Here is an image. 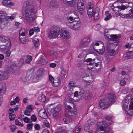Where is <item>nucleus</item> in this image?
I'll return each instance as SVG.
<instances>
[{
	"label": "nucleus",
	"instance_id": "obj_1",
	"mask_svg": "<svg viewBox=\"0 0 133 133\" xmlns=\"http://www.w3.org/2000/svg\"><path fill=\"white\" fill-rule=\"evenodd\" d=\"M36 5L27 2L24 5L23 9L24 11V19L29 22L33 21L36 18Z\"/></svg>",
	"mask_w": 133,
	"mask_h": 133
},
{
	"label": "nucleus",
	"instance_id": "obj_2",
	"mask_svg": "<svg viewBox=\"0 0 133 133\" xmlns=\"http://www.w3.org/2000/svg\"><path fill=\"white\" fill-rule=\"evenodd\" d=\"M96 130L98 132L101 131V132L97 133H109L110 131L108 124L103 122H98L97 123Z\"/></svg>",
	"mask_w": 133,
	"mask_h": 133
},
{
	"label": "nucleus",
	"instance_id": "obj_3",
	"mask_svg": "<svg viewBox=\"0 0 133 133\" xmlns=\"http://www.w3.org/2000/svg\"><path fill=\"white\" fill-rule=\"evenodd\" d=\"M15 15L14 14L12 15L11 16H6L4 14L0 13V28H3L6 25L8 19L12 20L15 18Z\"/></svg>",
	"mask_w": 133,
	"mask_h": 133
},
{
	"label": "nucleus",
	"instance_id": "obj_4",
	"mask_svg": "<svg viewBox=\"0 0 133 133\" xmlns=\"http://www.w3.org/2000/svg\"><path fill=\"white\" fill-rule=\"evenodd\" d=\"M129 102H130L129 109H133V96H131V94L128 95L126 98L123 101V105L126 110L128 108Z\"/></svg>",
	"mask_w": 133,
	"mask_h": 133
},
{
	"label": "nucleus",
	"instance_id": "obj_5",
	"mask_svg": "<svg viewBox=\"0 0 133 133\" xmlns=\"http://www.w3.org/2000/svg\"><path fill=\"white\" fill-rule=\"evenodd\" d=\"M60 31V28L59 27L55 26H53L49 34V38L51 39L56 38L59 35Z\"/></svg>",
	"mask_w": 133,
	"mask_h": 133
},
{
	"label": "nucleus",
	"instance_id": "obj_6",
	"mask_svg": "<svg viewBox=\"0 0 133 133\" xmlns=\"http://www.w3.org/2000/svg\"><path fill=\"white\" fill-rule=\"evenodd\" d=\"M66 24L70 28L75 30H79L81 25L79 21L76 22L74 21L70 22L69 21L66 22Z\"/></svg>",
	"mask_w": 133,
	"mask_h": 133
},
{
	"label": "nucleus",
	"instance_id": "obj_7",
	"mask_svg": "<svg viewBox=\"0 0 133 133\" xmlns=\"http://www.w3.org/2000/svg\"><path fill=\"white\" fill-rule=\"evenodd\" d=\"M126 8L124 6H119L115 7L112 6V9L114 12L116 14L119 15L122 17H125L126 16L125 14H123L120 12L121 10H124Z\"/></svg>",
	"mask_w": 133,
	"mask_h": 133
},
{
	"label": "nucleus",
	"instance_id": "obj_8",
	"mask_svg": "<svg viewBox=\"0 0 133 133\" xmlns=\"http://www.w3.org/2000/svg\"><path fill=\"white\" fill-rule=\"evenodd\" d=\"M99 45V43L98 42H93L91 46V47L97 53L99 54H101L103 53L104 51V49L103 48V46H102V49H99L97 50L96 49V48H97V46Z\"/></svg>",
	"mask_w": 133,
	"mask_h": 133
},
{
	"label": "nucleus",
	"instance_id": "obj_9",
	"mask_svg": "<svg viewBox=\"0 0 133 133\" xmlns=\"http://www.w3.org/2000/svg\"><path fill=\"white\" fill-rule=\"evenodd\" d=\"M84 1L83 0H78L77 1V6L74 8V10L77 12L82 13L83 10V9L81 8V6H83L84 5Z\"/></svg>",
	"mask_w": 133,
	"mask_h": 133
},
{
	"label": "nucleus",
	"instance_id": "obj_10",
	"mask_svg": "<svg viewBox=\"0 0 133 133\" xmlns=\"http://www.w3.org/2000/svg\"><path fill=\"white\" fill-rule=\"evenodd\" d=\"M106 102L108 104H110L116 101V96L115 95L112 93L108 94L107 98H105Z\"/></svg>",
	"mask_w": 133,
	"mask_h": 133
},
{
	"label": "nucleus",
	"instance_id": "obj_11",
	"mask_svg": "<svg viewBox=\"0 0 133 133\" xmlns=\"http://www.w3.org/2000/svg\"><path fill=\"white\" fill-rule=\"evenodd\" d=\"M60 35L61 37L65 39L69 38L70 37L68 31L63 28L61 29Z\"/></svg>",
	"mask_w": 133,
	"mask_h": 133
},
{
	"label": "nucleus",
	"instance_id": "obj_12",
	"mask_svg": "<svg viewBox=\"0 0 133 133\" xmlns=\"http://www.w3.org/2000/svg\"><path fill=\"white\" fill-rule=\"evenodd\" d=\"M2 42L6 43L7 46H10L11 43L10 39L7 37L4 36H0V43Z\"/></svg>",
	"mask_w": 133,
	"mask_h": 133
},
{
	"label": "nucleus",
	"instance_id": "obj_13",
	"mask_svg": "<svg viewBox=\"0 0 133 133\" xmlns=\"http://www.w3.org/2000/svg\"><path fill=\"white\" fill-rule=\"evenodd\" d=\"M33 73L34 71L33 69H31L29 70L27 72L26 76L25 78L24 77L22 78V81L24 82H25L29 80L31 78Z\"/></svg>",
	"mask_w": 133,
	"mask_h": 133
},
{
	"label": "nucleus",
	"instance_id": "obj_14",
	"mask_svg": "<svg viewBox=\"0 0 133 133\" xmlns=\"http://www.w3.org/2000/svg\"><path fill=\"white\" fill-rule=\"evenodd\" d=\"M0 73V80L2 79H5L8 78L9 76V73L7 71H3Z\"/></svg>",
	"mask_w": 133,
	"mask_h": 133
},
{
	"label": "nucleus",
	"instance_id": "obj_15",
	"mask_svg": "<svg viewBox=\"0 0 133 133\" xmlns=\"http://www.w3.org/2000/svg\"><path fill=\"white\" fill-rule=\"evenodd\" d=\"M106 100L101 99L99 102V105L100 108L102 109L107 108L108 105L109 104L107 103L106 102Z\"/></svg>",
	"mask_w": 133,
	"mask_h": 133
},
{
	"label": "nucleus",
	"instance_id": "obj_16",
	"mask_svg": "<svg viewBox=\"0 0 133 133\" xmlns=\"http://www.w3.org/2000/svg\"><path fill=\"white\" fill-rule=\"evenodd\" d=\"M90 41V39L89 38L83 39L80 43L79 45L80 47L83 48L87 46Z\"/></svg>",
	"mask_w": 133,
	"mask_h": 133
},
{
	"label": "nucleus",
	"instance_id": "obj_17",
	"mask_svg": "<svg viewBox=\"0 0 133 133\" xmlns=\"http://www.w3.org/2000/svg\"><path fill=\"white\" fill-rule=\"evenodd\" d=\"M2 3L4 6L9 7L14 5V3L11 2L10 0H3Z\"/></svg>",
	"mask_w": 133,
	"mask_h": 133
},
{
	"label": "nucleus",
	"instance_id": "obj_18",
	"mask_svg": "<svg viewBox=\"0 0 133 133\" xmlns=\"http://www.w3.org/2000/svg\"><path fill=\"white\" fill-rule=\"evenodd\" d=\"M6 88V85L4 83H0V94H3L5 92ZM2 103V101H0V105Z\"/></svg>",
	"mask_w": 133,
	"mask_h": 133
},
{
	"label": "nucleus",
	"instance_id": "obj_19",
	"mask_svg": "<svg viewBox=\"0 0 133 133\" xmlns=\"http://www.w3.org/2000/svg\"><path fill=\"white\" fill-rule=\"evenodd\" d=\"M95 60V59L92 60L91 58L88 59L86 60V61L88 62V63L87 64V65L92 66L90 67H87L88 68L89 70L93 68V67L94 66V61Z\"/></svg>",
	"mask_w": 133,
	"mask_h": 133
},
{
	"label": "nucleus",
	"instance_id": "obj_20",
	"mask_svg": "<svg viewBox=\"0 0 133 133\" xmlns=\"http://www.w3.org/2000/svg\"><path fill=\"white\" fill-rule=\"evenodd\" d=\"M32 59V57L31 56L28 55L26 56H24L22 58L23 63H29Z\"/></svg>",
	"mask_w": 133,
	"mask_h": 133
},
{
	"label": "nucleus",
	"instance_id": "obj_21",
	"mask_svg": "<svg viewBox=\"0 0 133 133\" xmlns=\"http://www.w3.org/2000/svg\"><path fill=\"white\" fill-rule=\"evenodd\" d=\"M106 119L105 121H103L101 122H105L106 124H110L112 123V117L111 116H106Z\"/></svg>",
	"mask_w": 133,
	"mask_h": 133
},
{
	"label": "nucleus",
	"instance_id": "obj_22",
	"mask_svg": "<svg viewBox=\"0 0 133 133\" xmlns=\"http://www.w3.org/2000/svg\"><path fill=\"white\" fill-rule=\"evenodd\" d=\"M39 114L40 117L41 118L45 119L47 117V114L45 112V110L42 109L39 112Z\"/></svg>",
	"mask_w": 133,
	"mask_h": 133
},
{
	"label": "nucleus",
	"instance_id": "obj_23",
	"mask_svg": "<svg viewBox=\"0 0 133 133\" xmlns=\"http://www.w3.org/2000/svg\"><path fill=\"white\" fill-rule=\"evenodd\" d=\"M66 73V70L63 68H62L60 74L59 75V77L61 79H63L65 77Z\"/></svg>",
	"mask_w": 133,
	"mask_h": 133
},
{
	"label": "nucleus",
	"instance_id": "obj_24",
	"mask_svg": "<svg viewBox=\"0 0 133 133\" xmlns=\"http://www.w3.org/2000/svg\"><path fill=\"white\" fill-rule=\"evenodd\" d=\"M87 13L89 18H91L92 17L93 15V10L92 7L89 6L88 8Z\"/></svg>",
	"mask_w": 133,
	"mask_h": 133
},
{
	"label": "nucleus",
	"instance_id": "obj_25",
	"mask_svg": "<svg viewBox=\"0 0 133 133\" xmlns=\"http://www.w3.org/2000/svg\"><path fill=\"white\" fill-rule=\"evenodd\" d=\"M65 3L69 6H74L76 5V0H72L70 1H66Z\"/></svg>",
	"mask_w": 133,
	"mask_h": 133
},
{
	"label": "nucleus",
	"instance_id": "obj_26",
	"mask_svg": "<svg viewBox=\"0 0 133 133\" xmlns=\"http://www.w3.org/2000/svg\"><path fill=\"white\" fill-rule=\"evenodd\" d=\"M60 82L59 79L58 78L53 81L52 84L54 87H57L59 85Z\"/></svg>",
	"mask_w": 133,
	"mask_h": 133
},
{
	"label": "nucleus",
	"instance_id": "obj_27",
	"mask_svg": "<svg viewBox=\"0 0 133 133\" xmlns=\"http://www.w3.org/2000/svg\"><path fill=\"white\" fill-rule=\"evenodd\" d=\"M32 42L34 46L36 48L38 47L40 45L39 39L36 38H34L32 40Z\"/></svg>",
	"mask_w": 133,
	"mask_h": 133
},
{
	"label": "nucleus",
	"instance_id": "obj_28",
	"mask_svg": "<svg viewBox=\"0 0 133 133\" xmlns=\"http://www.w3.org/2000/svg\"><path fill=\"white\" fill-rule=\"evenodd\" d=\"M113 45H118V43L116 42H115L114 43L110 42V41H108L106 45L107 50L108 49H110L111 46H112Z\"/></svg>",
	"mask_w": 133,
	"mask_h": 133
},
{
	"label": "nucleus",
	"instance_id": "obj_29",
	"mask_svg": "<svg viewBox=\"0 0 133 133\" xmlns=\"http://www.w3.org/2000/svg\"><path fill=\"white\" fill-rule=\"evenodd\" d=\"M99 10L98 9L94 12V19L97 20L99 18Z\"/></svg>",
	"mask_w": 133,
	"mask_h": 133
},
{
	"label": "nucleus",
	"instance_id": "obj_30",
	"mask_svg": "<svg viewBox=\"0 0 133 133\" xmlns=\"http://www.w3.org/2000/svg\"><path fill=\"white\" fill-rule=\"evenodd\" d=\"M130 11V13L129 14H125V17L127 18H131L133 19V8Z\"/></svg>",
	"mask_w": 133,
	"mask_h": 133
},
{
	"label": "nucleus",
	"instance_id": "obj_31",
	"mask_svg": "<svg viewBox=\"0 0 133 133\" xmlns=\"http://www.w3.org/2000/svg\"><path fill=\"white\" fill-rule=\"evenodd\" d=\"M27 33V31L23 28H21L19 31V36H25V34Z\"/></svg>",
	"mask_w": 133,
	"mask_h": 133
},
{
	"label": "nucleus",
	"instance_id": "obj_32",
	"mask_svg": "<svg viewBox=\"0 0 133 133\" xmlns=\"http://www.w3.org/2000/svg\"><path fill=\"white\" fill-rule=\"evenodd\" d=\"M44 71V69L43 68H41L39 69L37 71V77L39 78L40 77Z\"/></svg>",
	"mask_w": 133,
	"mask_h": 133
},
{
	"label": "nucleus",
	"instance_id": "obj_33",
	"mask_svg": "<svg viewBox=\"0 0 133 133\" xmlns=\"http://www.w3.org/2000/svg\"><path fill=\"white\" fill-rule=\"evenodd\" d=\"M108 53L111 56H114L116 54V51L114 49H108L107 50Z\"/></svg>",
	"mask_w": 133,
	"mask_h": 133
},
{
	"label": "nucleus",
	"instance_id": "obj_34",
	"mask_svg": "<svg viewBox=\"0 0 133 133\" xmlns=\"http://www.w3.org/2000/svg\"><path fill=\"white\" fill-rule=\"evenodd\" d=\"M24 36H19V38L21 42L23 44H26V43L28 42V40L26 38H25V37H24L23 38H22V37Z\"/></svg>",
	"mask_w": 133,
	"mask_h": 133
},
{
	"label": "nucleus",
	"instance_id": "obj_35",
	"mask_svg": "<svg viewBox=\"0 0 133 133\" xmlns=\"http://www.w3.org/2000/svg\"><path fill=\"white\" fill-rule=\"evenodd\" d=\"M66 117V119L64 118L63 119V121H64V124H66L69 123V121L70 120V118L71 117L70 115H65Z\"/></svg>",
	"mask_w": 133,
	"mask_h": 133
},
{
	"label": "nucleus",
	"instance_id": "obj_36",
	"mask_svg": "<svg viewBox=\"0 0 133 133\" xmlns=\"http://www.w3.org/2000/svg\"><path fill=\"white\" fill-rule=\"evenodd\" d=\"M65 101L66 102H64V104L66 106V108H67L68 109H71V106L68 105L67 104V103H69L70 102V101L69 100V99L68 98H66L65 100Z\"/></svg>",
	"mask_w": 133,
	"mask_h": 133
},
{
	"label": "nucleus",
	"instance_id": "obj_37",
	"mask_svg": "<svg viewBox=\"0 0 133 133\" xmlns=\"http://www.w3.org/2000/svg\"><path fill=\"white\" fill-rule=\"evenodd\" d=\"M79 95L78 94V92L77 91H75L74 93V98L76 100H79L80 98H79Z\"/></svg>",
	"mask_w": 133,
	"mask_h": 133
},
{
	"label": "nucleus",
	"instance_id": "obj_38",
	"mask_svg": "<svg viewBox=\"0 0 133 133\" xmlns=\"http://www.w3.org/2000/svg\"><path fill=\"white\" fill-rule=\"evenodd\" d=\"M95 122V120L92 118H91L88 120L86 123L91 126V125L94 124Z\"/></svg>",
	"mask_w": 133,
	"mask_h": 133
},
{
	"label": "nucleus",
	"instance_id": "obj_39",
	"mask_svg": "<svg viewBox=\"0 0 133 133\" xmlns=\"http://www.w3.org/2000/svg\"><path fill=\"white\" fill-rule=\"evenodd\" d=\"M39 62L42 64H44L46 63L47 61L44 58H41Z\"/></svg>",
	"mask_w": 133,
	"mask_h": 133
},
{
	"label": "nucleus",
	"instance_id": "obj_40",
	"mask_svg": "<svg viewBox=\"0 0 133 133\" xmlns=\"http://www.w3.org/2000/svg\"><path fill=\"white\" fill-rule=\"evenodd\" d=\"M90 125H88L86 123L84 125V128L85 131L87 132L89 131L90 130H89V129L90 128Z\"/></svg>",
	"mask_w": 133,
	"mask_h": 133
},
{
	"label": "nucleus",
	"instance_id": "obj_41",
	"mask_svg": "<svg viewBox=\"0 0 133 133\" xmlns=\"http://www.w3.org/2000/svg\"><path fill=\"white\" fill-rule=\"evenodd\" d=\"M57 52L53 51L51 52V55L52 58H56L57 56Z\"/></svg>",
	"mask_w": 133,
	"mask_h": 133
},
{
	"label": "nucleus",
	"instance_id": "obj_42",
	"mask_svg": "<svg viewBox=\"0 0 133 133\" xmlns=\"http://www.w3.org/2000/svg\"><path fill=\"white\" fill-rule=\"evenodd\" d=\"M61 109V107L60 105H57L53 109V111L59 112Z\"/></svg>",
	"mask_w": 133,
	"mask_h": 133
},
{
	"label": "nucleus",
	"instance_id": "obj_43",
	"mask_svg": "<svg viewBox=\"0 0 133 133\" xmlns=\"http://www.w3.org/2000/svg\"><path fill=\"white\" fill-rule=\"evenodd\" d=\"M75 83H74L73 81H70L69 83V86L70 88H72V87H74L75 86L76 87V86L75 85Z\"/></svg>",
	"mask_w": 133,
	"mask_h": 133
},
{
	"label": "nucleus",
	"instance_id": "obj_44",
	"mask_svg": "<svg viewBox=\"0 0 133 133\" xmlns=\"http://www.w3.org/2000/svg\"><path fill=\"white\" fill-rule=\"evenodd\" d=\"M110 36H110V37H111V38L112 40H115V41H117L118 40V39L117 38V37L115 35H110Z\"/></svg>",
	"mask_w": 133,
	"mask_h": 133
},
{
	"label": "nucleus",
	"instance_id": "obj_45",
	"mask_svg": "<svg viewBox=\"0 0 133 133\" xmlns=\"http://www.w3.org/2000/svg\"><path fill=\"white\" fill-rule=\"evenodd\" d=\"M15 115L13 114H9V117L11 121L14 120L15 118Z\"/></svg>",
	"mask_w": 133,
	"mask_h": 133
},
{
	"label": "nucleus",
	"instance_id": "obj_46",
	"mask_svg": "<svg viewBox=\"0 0 133 133\" xmlns=\"http://www.w3.org/2000/svg\"><path fill=\"white\" fill-rule=\"evenodd\" d=\"M4 51H5L4 52L5 54V56L7 57H9L11 54V52L9 50L6 51L5 50Z\"/></svg>",
	"mask_w": 133,
	"mask_h": 133
},
{
	"label": "nucleus",
	"instance_id": "obj_47",
	"mask_svg": "<svg viewBox=\"0 0 133 133\" xmlns=\"http://www.w3.org/2000/svg\"><path fill=\"white\" fill-rule=\"evenodd\" d=\"M26 109V110H28V111L31 112L33 109V107L31 105H29L27 107Z\"/></svg>",
	"mask_w": 133,
	"mask_h": 133
},
{
	"label": "nucleus",
	"instance_id": "obj_48",
	"mask_svg": "<svg viewBox=\"0 0 133 133\" xmlns=\"http://www.w3.org/2000/svg\"><path fill=\"white\" fill-rule=\"evenodd\" d=\"M90 50H91L90 49H89V50H85L83 51V52L84 53V54L87 55L91 53Z\"/></svg>",
	"mask_w": 133,
	"mask_h": 133
},
{
	"label": "nucleus",
	"instance_id": "obj_49",
	"mask_svg": "<svg viewBox=\"0 0 133 133\" xmlns=\"http://www.w3.org/2000/svg\"><path fill=\"white\" fill-rule=\"evenodd\" d=\"M41 99L40 101L42 102H44L46 100V97L44 95H42L41 96Z\"/></svg>",
	"mask_w": 133,
	"mask_h": 133
},
{
	"label": "nucleus",
	"instance_id": "obj_50",
	"mask_svg": "<svg viewBox=\"0 0 133 133\" xmlns=\"http://www.w3.org/2000/svg\"><path fill=\"white\" fill-rule=\"evenodd\" d=\"M15 124L17 125L20 126L21 127L23 126V124L20 122L18 120H16L15 121Z\"/></svg>",
	"mask_w": 133,
	"mask_h": 133
},
{
	"label": "nucleus",
	"instance_id": "obj_51",
	"mask_svg": "<svg viewBox=\"0 0 133 133\" xmlns=\"http://www.w3.org/2000/svg\"><path fill=\"white\" fill-rule=\"evenodd\" d=\"M130 110H129L127 111V113L130 116L133 115V109H130Z\"/></svg>",
	"mask_w": 133,
	"mask_h": 133
},
{
	"label": "nucleus",
	"instance_id": "obj_52",
	"mask_svg": "<svg viewBox=\"0 0 133 133\" xmlns=\"http://www.w3.org/2000/svg\"><path fill=\"white\" fill-rule=\"evenodd\" d=\"M44 125L47 127H49L50 126V125L48 122L46 120L44 122Z\"/></svg>",
	"mask_w": 133,
	"mask_h": 133
},
{
	"label": "nucleus",
	"instance_id": "obj_53",
	"mask_svg": "<svg viewBox=\"0 0 133 133\" xmlns=\"http://www.w3.org/2000/svg\"><path fill=\"white\" fill-rule=\"evenodd\" d=\"M10 127L11 131L13 132H14V131L16 129V127L14 125H11L10 126Z\"/></svg>",
	"mask_w": 133,
	"mask_h": 133
},
{
	"label": "nucleus",
	"instance_id": "obj_54",
	"mask_svg": "<svg viewBox=\"0 0 133 133\" xmlns=\"http://www.w3.org/2000/svg\"><path fill=\"white\" fill-rule=\"evenodd\" d=\"M133 53V51H129L127 53L126 56L127 58H129L132 55V54Z\"/></svg>",
	"mask_w": 133,
	"mask_h": 133
},
{
	"label": "nucleus",
	"instance_id": "obj_55",
	"mask_svg": "<svg viewBox=\"0 0 133 133\" xmlns=\"http://www.w3.org/2000/svg\"><path fill=\"white\" fill-rule=\"evenodd\" d=\"M59 112L53 111L52 113L53 116L55 117H57L59 114Z\"/></svg>",
	"mask_w": 133,
	"mask_h": 133
},
{
	"label": "nucleus",
	"instance_id": "obj_56",
	"mask_svg": "<svg viewBox=\"0 0 133 133\" xmlns=\"http://www.w3.org/2000/svg\"><path fill=\"white\" fill-rule=\"evenodd\" d=\"M94 66L95 65L96 66H98L99 68L100 69L101 68V63L100 62L96 63L94 62Z\"/></svg>",
	"mask_w": 133,
	"mask_h": 133
},
{
	"label": "nucleus",
	"instance_id": "obj_57",
	"mask_svg": "<svg viewBox=\"0 0 133 133\" xmlns=\"http://www.w3.org/2000/svg\"><path fill=\"white\" fill-rule=\"evenodd\" d=\"M33 124H29L27 125V129L29 130L31 129L32 128Z\"/></svg>",
	"mask_w": 133,
	"mask_h": 133
},
{
	"label": "nucleus",
	"instance_id": "obj_58",
	"mask_svg": "<svg viewBox=\"0 0 133 133\" xmlns=\"http://www.w3.org/2000/svg\"><path fill=\"white\" fill-rule=\"evenodd\" d=\"M120 84L122 86L126 84V81L124 79L121 80L120 82Z\"/></svg>",
	"mask_w": 133,
	"mask_h": 133
},
{
	"label": "nucleus",
	"instance_id": "obj_59",
	"mask_svg": "<svg viewBox=\"0 0 133 133\" xmlns=\"http://www.w3.org/2000/svg\"><path fill=\"white\" fill-rule=\"evenodd\" d=\"M111 17V16L110 14H108L106 16V17L104 18L105 20H108Z\"/></svg>",
	"mask_w": 133,
	"mask_h": 133
},
{
	"label": "nucleus",
	"instance_id": "obj_60",
	"mask_svg": "<svg viewBox=\"0 0 133 133\" xmlns=\"http://www.w3.org/2000/svg\"><path fill=\"white\" fill-rule=\"evenodd\" d=\"M35 129L36 130H39L40 129V127L38 124H36L34 126Z\"/></svg>",
	"mask_w": 133,
	"mask_h": 133
},
{
	"label": "nucleus",
	"instance_id": "obj_61",
	"mask_svg": "<svg viewBox=\"0 0 133 133\" xmlns=\"http://www.w3.org/2000/svg\"><path fill=\"white\" fill-rule=\"evenodd\" d=\"M90 78L91 80H90L89 81H87V83H91L92 82V81L93 80L94 78L93 76L92 75H91L90 76Z\"/></svg>",
	"mask_w": 133,
	"mask_h": 133
},
{
	"label": "nucleus",
	"instance_id": "obj_62",
	"mask_svg": "<svg viewBox=\"0 0 133 133\" xmlns=\"http://www.w3.org/2000/svg\"><path fill=\"white\" fill-rule=\"evenodd\" d=\"M8 113L9 114H12V113H13L14 112L13 109L12 108H9L8 109Z\"/></svg>",
	"mask_w": 133,
	"mask_h": 133
},
{
	"label": "nucleus",
	"instance_id": "obj_63",
	"mask_svg": "<svg viewBox=\"0 0 133 133\" xmlns=\"http://www.w3.org/2000/svg\"><path fill=\"white\" fill-rule=\"evenodd\" d=\"M53 81H54V80L53 77L52 76L50 75L49 77V81L52 83Z\"/></svg>",
	"mask_w": 133,
	"mask_h": 133
},
{
	"label": "nucleus",
	"instance_id": "obj_64",
	"mask_svg": "<svg viewBox=\"0 0 133 133\" xmlns=\"http://www.w3.org/2000/svg\"><path fill=\"white\" fill-rule=\"evenodd\" d=\"M30 112L28 111V110H25L24 111V114L27 116H29L30 115Z\"/></svg>",
	"mask_w": 133,
	"mask_h": 133
}]
</instances>
